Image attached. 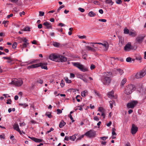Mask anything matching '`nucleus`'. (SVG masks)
<instances>
[{
    "label": "nucleus",
    "instance_id": "1",
    "mask_svg": "<svg viewBox=\"0 0 146 146\" xmlns=\"http://www.w3.org/2000/svg\"><path fill=\"white\" fill-rule=\"evenodd\" d=\"M112 76L111 72H107L104 73L102 77L101 81L105 85L108 86L111 82Z\"/></svg>",
    "mask_w": 146,
    "mask_h": 146
},
{
    "label": "nucleus",
    "instance_id": "2",
    "mask_svg": "<svg viewBox=\"0 0 146 146\" xmlns=\"http://www.w3.org/2000/svg\"><path fill=\"white\" fill-rule=\"evenodd\" d=\"M135 89V88L134 85H128L126 86L124 92L126 95H129L131 94Z\"/></svg>",
    "mask_w": 146,
    "mask_h": 146
},
{
    "label": "nucleus",
    "instance_id": "3",
    "mask_svg": "<svg viewBox=\"0 0 146 146\" xmlns=\"http://www.w3.org/2000/svg\"><path fill=\"white\" fill-rule=\"evenodd\" d=\"M72 63L74 66L78 68L83 72H85L88 71L87 68L85 67L83 65L80 64L79 62H72Z\"/></svg>",
    "mask_w": 146,
    "mask_h": 146
},
{
    "label": "nucleus",
    "instance_id": "4",
    "mask_svg": "<svg viewBox=\"0 0 146 146\" xmlns=\"http://www.w3.org/2000/svg\"><path fill=\"white\" fill-rule=\"evenodd\" d=\"M23 83V82L21 79H18L15 78L14 80H12L11 83H9V84H11L15 86H20Z\"/></svg>",
    "mask_w": 146,
    "mask_h": 146
},
{
    "label": "nucleus",
    "instance_id": "5",
    "mask_svg": "<svg viewBox=\"0 0 146 146\" xmlns=\"http://www.w3.org/2000/svg\"><path fill=\"white\" fill-rule=\"evenodd\" d=\"M145 36V34H141L139 35L135 39V42L139 44H141L143 41Z\"/></svg>",
    "mask_w": 146,
    "mask_h": 146
},
{
    "label": "nucleus",
    "instance_id": "6",
    "mask_svg": "<svg viewBox=\"0 0 146 146\" xmlns=\"http://www.w3.org/2000/svg\"><path fill=\"white\" fill-rule=\"evenodd\" d=\"M146 74V67L142 71L137 72L135 76L136 78H140L143 77Z\"/></svg>",
    "mask_w": 146,
    "mask_h": 146
},
{
    "label": "nucleus",
    "instance_id": "7",
    "mask_svg": "<svg viewBox=\"0 0 146 146\" xmlns=\"http://www.w3.org/2000/svg\"><path fill=\"white\" fill-rule=\"evenodd\" d=\"M138 104L137 101L133 100L127 104V107L129 108L133 109Z\"/></svg>",
    "mask_w": 146,
    "mask_h": 146
},
{
    "label": "nucleus",
    "instance_id": "8",
    "mask_svg": "<svg viewBox=\"0 0 146 146\" xmlns=\"http://www.w3.org/2000/svg\"><path fill=\"white\" fill-rule=\"evenodd\" d=\"M96 132L93 130H90L87 132L85 135L90 138L94 137L96 135Z\"/></svg>",
    "mask_w": 146,
    "mask_h": 146
},
{
    "label": "nucleus",
    "instance_id": "9",
    "mask_svg": "<svg viewBox=\"0 0 146 146\" xmlns=\"http://www.w3.org/2000/svg\"><path fill=\"white\" fill-rule=\"evenodd\" d=\"M59 55L52 54L49 56V58L53 61L60 62V61L58 60Z\"/></svg>",
    "mask_w": 146,
    "mask_h": 146
},
{
    "label": "nucleus",
    "instance_id": "10",
    "mask_svg": "<svg viewBox=\"0 0 146 146\" xmlns=\"http://www.w3.org/2000/svg\"><path fill=\"white\" fill-rule=\"evenodd\" d=\"M92 44H98L100 45H101L102 46H103L105 48V50H107L109 46L108 45V43L107 42H106L104 43H102L101 42H95V43H93Z\"/></svg>",
    "mask_w": 146,
    "mask_h": 146
},
{
    "label": "nucleus",
    "instance_id": "11",
    "mask_svg": "<svg viewBox=\"0 0 146 146\" xmlns=\"http://www.w3.org/2000/svg\"><path fill=\"white\" fill-rule=\"evenodd\" d=\"M138 130V128L134 124H133L131 130V132L133 134H135L136 133Z\"/></svg>",
    "mask_w": 146,
    "mask_h": 146
},
{
    "label": "nucleus",
    "instance_id": "12",
    "mask_svg": "<svg viewBox=\"0 0 146 146\" xmlns=\"http://www.w3.org/2000/svg\"><path fill=\"white\" fill-rule=\"evenodd\" d=\"M118 38L119 39L118 45L119 46H121L124 44V38L121 36H118Z\"/></svg>",
    "mask_w": 146,
    "mask_h": 146
},
{
    "label": "nucleus",
    "instance_id": "13",
    "mask_svg": "<svg viewBox=\"0 0 146 146\" xmlns=\"http://www.w3.org/2000/svg\"><path fill=\"white\" fill-rule=\"evenodd\" d=\"M47 62H40L39 63V67H41L42 69L47 70Z\"/></svg>",
    "mask_w": 146,
    "mask_h": 146
},
{
    "label": "nucleus",
    "instance_id": "14",
    "mask_svg": "<svg viewBox=\"0 0 146 146\" xmlns=\"http://www.w3.org/2000/svg\"><path fill=\"white\" fill-rule=\"evenodd\" d=\"M131 49H132V48L131 43L129 42L126 44L124 48V50L125 51H129Z\"/></svg>",
    "mask_w": 146,
    "mask_h": 146
},
{
    "label": "nucleus",
    "instance_id": "15",
    "mask_svg": "<svg viewBox=\"0 0 146 146\" xmlns=\"http://www.w3.org/2000/svg\"><path fill=\"white\" fill-rule=\"evenodd\" d=\"M77 76L78 78H79L85 82H87L88 80L87 79L84 77V76L83 75L80 74H78L77 75Z\"/></svg>",
    "mask_w": 146,
    "mask_h": 146
},
{
    "label": "nucleus",
    "instance_id": "16",
    "mask_svg": "<svg viewBox=\"0 0 146 146\" xmlns=\"http://www.w3.org/2000/svg\"><path fill=\"white\" fill-rule=\"evenodd\" d=\"M58 60L60 62H65L67 60V58L64 56L59 55Z\"/></svg>",
    "mask_w": 146,
    "mask_h": 146
},
{
    "label": "nucleus",
    "instance_id": "17",
    "mask_svg": "<svg viewBox=\"0 0 146 146\" xmlns=\"http://www.w3.org/2000/svg\"><path fill=\"white\" fill-rule=\"evenodd\" d=\"M13 126L14 129L19 132L21 134H22L21 131L19 128V126L18 124L15 123L13 125Z\"/></svg>",
    "mask_w": 146,
    "mask_h": 146
},
{
    "label": "nucleus",
    "instance_id": "18",
    "mask_svg": "<svg viewBox=\"0 0 146 146\" xmlns=\"http://www.w3.org/2000/svg\"><path fill=\"white\" fill-rule=\"evenodd\" d=\"M43 25L46 27V29H51L52 28V26L51 24V23H48V22L46 21L43 24Z\"/></svg>",
    "mask_w": 146,
    "mask_h": 146
},
{
    "label": "nucleus",
    "instance_id": "19",
    "mask_svg": "<svg viewBox=\"0 0 146 146\" xmlns=\"http://www.w3.org/2000/svg\"><path fill=\"white\" fill-rule=\"evenodd\" d=\"M3 58H4L5 59L7 60V62L9 63H11L12 62L14 61V59L10 57H3Z\"/></svg>",
    "mask_w": 146,
    "mask_h": 146
},
{
    "label": "nucleus",
    "instance_id": "20",
    "mask_svg": "<svg viewBox=\"0 0 146 146\" xmlns=\"http://www.w3.org/2000/svg\"><path fill=\"white\" fill-rule=\"evenodd\" d=\"M39 67V63L33 64L28 67V69L35 68Z\"/></svg>",
    "mask_w": 146,
    "mask_h": 146
},
{
    "label": "nucleus",
    "instance_id": "21",
    "mask_svg": "<svg viewBox=\"0 0 146 146\" xmlns=\"http://www.w3.org/2000/svg\"><path fill=\"white\" fill-rule=\"evenodd\" d=\"M115 71L117 72V73L120 75H122L123 73V70L120 69H116Z\"/></svg>",
    "mask_w": 146,
    "mask_h": 146
},
{
    "label": "nucleus",
    "instance_id": "22",
    "mask_svg": "<svg viewBox=\"0 0 146 146\" xmlns=\"http://www.w3.org/2000/svg\"><path fill=\"white\" fill-rule=\"evenodd\" d=\"M114 92L113 91H111V92H109L108 93V96L109 98H113L114 97Z\"/></svg>",
    "mask_w": 146,
    "mask_h": 146
},
{
    "label": "nucleus",
    "instance_id": "23",
    "mask_svg": "<svg viewBox=\"0 0 146 146\" xmlns=\"http://www.w3.org/2000/svg\"><path fill=\"white\" fill-rule=\"evenodd\" d=\"M86 49L88 51L90 50L93 52H95L96 51L95 49L89 46H87L86 47Z\"/></svg>",
    "mask_w": 146,
    "mask_h": 146
},
{
    "label": "nucleus",
    "instance_id": "24",
    "mask_svg": "<svg viewBox=\"0 0 146 146\" xmlns=\"http://www.w3.org/2000/svg\"><path fill=\"white\" fill-rule=\"evenodd\" d=\"M19 40L23 41L24 43H29L28 42L29 41L26 38L20 37L19 38Z\"/></svg>",
    "mask_w": 146,
    "mask_h": 146
},
{
    "label": "nucleus",
    "instance_id": "25",
    "mask_svg": "<svg viewBox=\"0 0 146 146\" xmlns=\"http://www.w3.org/2000/svg\"><path fill=\"white\" fill-rule=\"evenodd\" d=\"M127 81V79L126 78H124L121 81L120 85L121 86H123L124 84L126 83Z\"/></svg>",
    "mask_w": 146,
    "mask_h": 146
},
{
    "label": "nucleus",
    "instance_id": "26",
    "mask_svg": "<svg viewBox=\"0 0 146 146\" xmlns=\"http://www.w3.org/2000/svg\"><path fill=\"white\" fill-rule=\"evenodd\" d=\"M66 124V123L63 120H62L60 122L59 124V127L61 128L63 127Z\"/></svg>",
    "mask_w": 146,
    "mask_h": 146
},
{
    "label": "nucleus",
    "instance_id": "27",
    "mask_svg": "<svg viewBox=\"0 0 146 146\" xmlns=\"http://www.w3.org/2000/svg\"><path fill=\"white\" fill-rule=\"evenodd\" d=\"M88 91L86 90H85L84 91L82 92L81 93V95L83 97H84L86 96V95L88 94Z\"/></svg>",
    "mask_w": 146,
    "mask_h": 146
},
{
    "label": "nucleus",
    "instance_id": "28",
    "mask_svg": "<svg viewBox=\"0 0 146 146\" xmlns=\"http://www.w3.org/2000/svg\"><path fill=\"white\" fill-rule=\"evenodd\" d=\"M88 15L90 17H94L95 16L96 14L92 11H91L88 14Z\"/></svg>",
    "mask_w": 146,
    "mask_h": 146
},
{
    "label": "nucleus",
    "instance_id": "29",
    "mask_svg": "<svg viewBox=\"0 0 146 146\" xmlns=\"http://www.w3.org/2000/svg\"><path fill=\"white\" fill-rule=\"evenodd\" d=\"M30 28L29 27H26L24 28L23 29H22L21 30L22 31H28L29 32L31 31Z\"/></svg>",
    "mask_w": 146,
    "mask_h": 146
},
{
    "label": "nucleus",
    "instance_id": "30",
    "mask_svg": "<svg viewBox=\"0 0 146 146\" xmlns=\"http://www.w3.org/2000/svg\"><path fill=\"white\" fill-rule=\"evenodd\" d=\"M130 36H131L133 37H135L136 35V33L135 32H131L130 31L129 32V34Z\"/></svg>",
    "mask_w": 146,
    "mask_h": 146
},
{
    "label": "nucleus",
    "instance_id": "31",
    "mask_svg": "<svg viewBox=\"0 0 146 146\" xmlns=\"http://www.w3.org/2000/svg\"><path fill=\"white\" fill-rule=\"evenodd\" d=\"M106 3L108 4H111V5H113V2L112 1V0H106L105 1Z\"/></svg>",
    "mask_w": 146,
    "mask_h": 146
},
{
    "label": "nucleus",
    "instance_id": "32",
    "mask_svg": "<svg viewBox=\"0 0 146 146\" xmlns=\"http://www.w3.org/2000/svg\"><path fill=\"white\" fill-rule=\"evenodd\" d=\"M124 33L127 34H129V33L130 32L129 31V30L126 27L124 29Z\"/></svg>",
    "mask_w": 146,
    "mask_h": 146
},
{
    "label": "nucleus",
    "instance_id": "33",
    "mask_svg": "<svg viewBox=\"0 0 146 146\" xmlns=\"http://www.w3.org/2000/svg\"><path fill=\"white\" fill-rule=\"evenodd\" d=\"M29 44V43H23L22 44V48H26Z\"/></svg>",
    "mask_w": 146,
    "mask_h": 146
},
{
    "label": "nucleus",
    "instance_id": "34",
    "mask_svg": "<svg viewBox=\"0 0 146 146\" xmlns=\"http://www.w3.org/2000/svg\"><path fill=\"white\" fill-rule=\"evenodd\" d=\"M116 130V129L115 128H113L112 129V135H116V134L115 131Z\"/></svg>",
    "mask_w": 146,
    "mask_h": 146
},
{
    "label": "nucleus",
    "instance_id": "35",
    "mask_svg": "<svg viewBox=\"0 0 146 146\" xmlns=\"http://www.w3.org/2000/svg\"><path fill=\"white\" fill-rule=\"evenodd\" d=\"M53 45L54 46L57 47L59 46V43L57 42H54L53 43Z\"/></svg>",
    "mask_w": 146,
    "mask_h": 146
},
{
    "label": "nucleus",
    "instance_id": "36",
    "mask_svg": "<svg viewBox=\"0 0 146 146\" xmlns=\"http://www.w3.org/2000/svg\"><path fill=\"white\" fill-rule=\"evenodd\" d=\"M69 139L70 140L74 141L76 139V137L75 135H72L69 137Z\"/></svg>",
    "mask_w": 146,
    "mask_h": 146
},
{
    "label": "nucleus",
    "instance_id": "37",
    "mask_svg": "<svg viewBox=\"0 0 146 146\" xmlns=\"http://www.w3.org/2000/svg\"><path fill=\"white\" fill-rule=\"evenodd\" d=\"M19 105L20 106H22L24 108H25L27 107L28 106V105L27 104H21L20 103L19 104Z\"/></svg>",
    "mask_w": 146,
    "mask_h": 146
},
{
    "label": "nucleus",
    "instance_id": "38",
    "mask_svg": "<svg viewBox=\"0 0 146 146\" xmlns=\"http://www.w3.org/2000/svg\"><path fill=\"white\" fill-rule=\"evenodd\" d=\"M116 60V59L112 57L111 58V63L112 65H113L115 63V61Z\"/></svg>",
    "mask_w": 146,
    "mask_h": 146
},
{
    "label": "nucleus",
    "instance_id": "39",
    "mask_svg": "<svg viewBox=\"0 0 146 146\" xmlns=\"http://www.w3.org/2000/svg\"><path fill=\"white\" fill-rule=\"evenodd\" d=\"M45 115L50 118H51L52 117L51 113L50 112H46L45 114Z\"/></svg>",
    "mask_w": 146,
    "mask_h": 146
},
{
    "label": "nucleus",
    "instance_id": "40",
    "mask_svg": "<svg viewBox=\"0 0 146 146\" xmlns=\"http://www.w3.org/2000/svg\"><path fill=\"white\" fill-rule=\"evenodd\" d=\"M76 99L77 101L78 102H80V98H81V96H80V95H77L76 97Z\"/></svg>",
    "mask_w": 146,
    "mask_h": 146
},
{
    "label": "nucleus",
    "instance_id": "41",
    "mask_svg": "<svg viewBox=\"0 0 146 146\" xmlns=\"http://www.w3.org/2000/svg\"><path fill=\"white\" fill-rule=\"evenodd\" d=\"M36 141H35V142H42V141H43V139H37V138H36Z\"/></svg>",
    "mask_w": 146,
    "mask_h": 146
},
{
    "label": "nucleus",
    "instance_id": "42",
    "mask_svg": "<svg viewBox=\"0 0 146 146\" xmlns=\"http://www.w3.org/2000/svg\"><path fill=\"white\" fill-rule=\"evenodd\" d=\"M60 85L62 88L64 86V81L63 80H61Z\"/></svg>",
    "mask_w": 146,
    "mask_h": 146
},
{
    "label": "nucleus",
    "instance_id": "43",
    "mask_svg": "<svg viewBox=\"0 0 146 146\" xmlns=\"http://www.w3.org/2000/svg\"><path fill=\"white\" fill-rule=\"evenodd\" d=\"M87 56V54H86L85 53H83L82 57L83 59L86 60V57Z\"/></svg>",
    "mask_w": 146,
    "mask_h": 146
},
{
    "label": "nucleus",
    "instance_id": "44",
    "mask_svg": "<svg viewBox=\"0 0 146 146\" xmlns=\"http://www.w3.org/2000/svg\"><path fill=\"white\" fill-rule=\"evenodd\" d=\"M65 7V6L64 5H62L60 6L58 9L57 12H59V11L61 10L62 8L64 7Z\"/></svg>",
    "mask_w": 146,
    "mask_h": 146
},
{
    "label": "nucleus",
    "instance_id": "45",
    "mask_svg": "<svg viewBox=\"0 0 146 146\" xmlns=\"http://www.w3.org/2000/svg\"><path fill=\"white\" fill-rule=\"evenodd\" d=\"M126 60L127 62H130L131 60V58L130 57H128L126 59Z\"/></svg>",
    "mask_w": 146,
    "mask_h": 146
},
{
    "label": "nucleus",
    "instance_id": "46",
    "mask_svg": "<svg viewBox=\"0 0 146 146\" xmlns=\"http://www.w3.org/2000/svg\"><path fill=\"white\" fill-rule=\"evenodd\" d=\"M17 44L16 42H14L13 45H12V47L13 48H15L17 47Z\"/></svg>",
    "mask_w": 146,
    "mask_h": 146
},
{
    "label": "nucleus",
    "instance_id": "47",
    "mask_svg": "<svg viewBox=\"0 0 146 146\" xmlns=\"http://www.w3.org/2000/svg\"><path fill=\"white\" fill-rule=\"evenodd\" d=\"M39 16H42L44 15V13L42 11H39Z\"/></svg>",
    "mask_w": 146,
    "mask_h": 146
},
{
    "label": "nucleus",
    "instance_id": "48",
    "mask_svg": "<svg viewBox=\"0 0 146 146\" xmlns=\"http://www.w3.org/2000/svg\"><path fill=\"white\" fill-rule=\"evenodd\" d=\"M68 117L70 118V119L72 120V122L74 121V120L73 119V118L72 117V115L71 114H70L69 115Z\"/></svg>",
    "mask_w": 146,
    "mask_h": 146
},
{
    "label": "nucleus",
    "instance_id": "49",
    "mask_svg": "<svg viewBox=\"0 0 146 146\" xmlns=\"http://www.w3.org/2000/svg\"><path fill=\"white\" fill-rule=\"evenodd\" d=\"M8 22V21H3V24H4V26L5 27H7V25H6V23Z\"/></svg>",
    "mask_w": 146,
    "mask_h": 146
},
{
    "label": "nucleus",
    "instance_id": "50",
    "mask_svg": "<svg viewBox=\"0 0 146 146\" xmlns=\"http://www.w3.org/2000/svg\"><path fill=\"white\" fill-rule=\"evenodd\" d=\"M78 37L81 39H83V38H85L86 37V36L85 35H83V36H80V35H78Z\"/></svg>",
    "mask_w": 146,
    "mask_h": 146
},
{
    "label": "nucleus",
    "instance_id": "51",
    "mask_svg": "<svg viewBox=\"0 0 146 146\" xmlns=\"http://www.w3.org/2000/svg\"><path fill=\"white\" fill-rule=\"evenodd\" d=\"M94 92L95 93V94L98 96L99 97L100 96V94L98 92L95 90H94Z\"/></svg>",
    "mask_w": 146,
    "mask_h": 146
},
{
    "label": "nucleus",
    "instance_id": "52",
    "mask_svg": "<svg viewBox=\"0 0 146 146\" xmlns=\"http://www.w3.org/2000/svg\"><path fill=\"white\" fill-rule=\"evenodd\" d=\"M98 111H100L101 113L104 111V109L102 107H100L98 109Z\"/></svg>",
    "mask_w": 146,
    "mask_h": 146
},
{
    "label": "nucleus",
    "instance_id": "53",
    "mask_svg": "<svg viewBox=\"0 0 146 146\" xmlns=\"http://www.w3.org/2000/svg\"><path fill=\"white\" fill-rule=\"evenodd\" d=\"M65 80L67 83H70L71 82V80H68L67 78L65 79Z\"/></svg>",
    "mask_w": 146,
    "mask_h": 146
},
{
    "label": "nucleus",
    "instance_id": "54",
    "mask_svg": "<svg viewBox=\"0 0 146 146\" xmlns=\"http://www.w3.org/2000/svg\"><path fill=\"white\" fill-rule=\"evenodd\" d=\"M84 135H85V134L81 136H80L78 138H77V139L76 140H80L82 138H83L84 137Z\"/></svg>",
    "mask_w": 146,
    "mask_h": 146
},
{
    "label": "nucleus",
    "instance_id": "55",
    "mask_svg": "<svg viewBox=\"0 0 146 146\" xmlns=\"http://www.w3.org/2000/svg\"><path fill=\"white\" fill-rule=\"evenodd\" d=\"M78 10L80 11L81 12H83L84 11V9L82 8L79 7L78 8Z\"/></svg>",
    "mask_w": 146,
    "mask_h": 146
},
{
    "label": "nucleus",
    "instance_id": "56",
    "mask_svg": "<svg viewBox=\"0 0 146 146\" xmlns=\"http://www.w3.org/2000/svg\"><path fill=\"white\" fill-rule=\"evenodd\" d=\"M109 103L110 106V108L112 109L113 108V102L112 101H110L109 102Z\"/></svg>",
    "mask_w": 146,
    "mask_h": 146
},
{
    "label": "nucleus",
    "instance_id": "57",
    "mask_svg": "<svg viewBox=\"0 0 146 146\" xmlns=\"http://www.w3.org/2000/svg\"><path fill=\"white\" fill-rule=\"evenodd\" d=\"M95 68V66L93 64H91L90 66V69L92 70L94 69Z\"/></svg>",
    "mask_w": 146,
    "mask_h": 146
},
{
    "label": "nucleus",
    "instance_id": "58",
    "mask_svg": "<svg viewBox=\"0 0 146 146\" xmlns=\"http://www.w3.org/2000/svg\"><path fill=\"white\" fill-rule=\"evenodd\" d=\"M100 138L102 140H106L108 138V137L104 136L103 137H101Z\"/></svg>",
    "mask_w": 146,
    "mask_h": 146
},
{
    "label": "nucleus",
    "instance_id": "59",
    "mask_svg": "<svg viewBox=\"0 0 146 146\" xmlns=\"http://www.w3.org/2000/svg\"><path fill=\"white\" fill-rule=\"evenodd\" d=\"M94 120L95 121H98L99 120V118L97 116H95L94 118Z\"/></svg>",
    "mask_w": 146,
    "mask_h": 146
},
{
    "label": "nucleus",
    "instance_id": "60",
    "mask_svg": "<svg viewBox=\"0 0 146 146\" xmlns=\"http://www.w3.org/2000/svg\"><path fill=\"white\" fill-rule=\"evenodd\" d=\"M99 21L104 22H106L107 21L105 19H99Z\"/></svg>",
    "mask_w": 146,
    "mask_h": 146
},
{
    "label": "nucleus",
    "instance_id": "61",
    "mask_svg": "<svg viewBox=\"0 0 146 146\" xmlns=\"http://www.w3.org/2000/svg\"><path fill=\"white\" fill-rule=\"evenodd\" d=\"M122 2L121 0H117L116 1V3L117 4H120L122 3Z\"/></svg>",
    "mask_w": 146,
    "mask_h": 146
},
{
    "label": "nucleus",
    "instance_id": "62",
    "mask_svg": "<svg viewBox=\"0 0 146 146\" xmlns=\"http://www.w3.org/2000/svg\"><path fill=\"white\" fill-rule=\"evenodd\" d=\"M57 114L61 113H62V111L59 109H57Z\"/></svg>",
    "mask_w": 146,
    "mask_h": 146
},
{
    "label": "nucleus",
    "instance_id": "63",
    "mask_svg": "<svg viewBox=\"0 0 146 146\" xmlns=\"http://www.w3.org/2000/svg\"><path fill=\"white\" fill-rule=\"evenodd\" d=\"M58 25L59 26H61V27H64L65 26V24L62 23H59L58 24Z\"/></svg>",
    "mask_w": 146,
    "mask_h": 146
},
{
    "label": "nucleus",
    "instance_id": "64",
    "mask_svg": "<svg viewBox=\"0 0 146 146\" xmlns=\"http://www.w3.org/2000/svg\"><path fill=\"white\" fill-rule=\"evenodd\" d=\"M70 77L71 78H74L75 77L74 74H73L71 73L70 74Z\"/></svg>",
    "mask_w": 146,
    "mask_h": 146
}]
</instances>
